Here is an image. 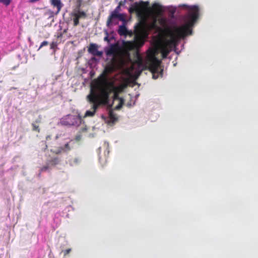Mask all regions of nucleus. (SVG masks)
<instances>
[{"instance_id":"obj_28","label":"nucleus","mask_w":258,"mask_h":258,"mask_svg":"<svg viewBox=\"0 0 258 258\" xmlns=\"http://www.w3.org/2000/svg\"><path fill=\"white\" fill-rule=\"evenodd\" d=\"M11 0H0V3L3 4L6 6H8L10 4Z\"/></svg>"},{"instance_id":"obj_20","label":"nucleus","mask_w":258,"mask_h":258,"mask_svg":"<svg viewBox=\"0 0 258 258\" xmlns=\"http://www.w3.org/2000/svg\"><path fill=\"white\" fill-rule=\"evenodd\" d=\"M118 33L120 36H126L128 34V31L125 25H122L119 27Z\"/></svg>"},{"instance_id":"obj_16","label":"nucleus","mask_w":258,"mask_h":258,"mask_svg":"<svg viewBox=\"0 0 258 258\" xmlns=\"http://www.w3.org/2000/svg\"><path fill=\"white\" fill-rule=\"evenodd\" d=\"M157 18L156 17H154L153 18V22L150 25V28L151 29L153 30H156L159 31H163L164 30L163 29L159 26L157 24Z\"/></svg>"},{"instance_id":"obj_17","label":"nucleus","mask_w":258,"mask_h":258,"mask_svg":"<svg viewBox=\"0 0 258 258\" xmlns=\"http://www.w3.org/2000/svg\"><path fill=\"white\" fill-rule=\"evenodd\" d=\"M170 51V49L168 46L163 43L161 46V52L163 58H166Z\"/></svg>"},{"instance_id":"obj_18","label":"nucleus","mask_w":258,"mask_h":258,"mask_svg":"<svg viewBox=\"0 0 258 258\" xmlns=\"http://www.w3.org/2000/svg\"><path fill=\"white\" fill-rule=\"evenodd\" d=\"M135 43L138 46H142L144 44V38L142 36L136 35L135 37Z\"/></svg>"},{"instance_id":"obj_30","label":"nucleus","mask_w":258,"mask_h":258,"mask_svg":"<svg viewBox=\"0 0 258 258\" xmlns=\"http://www.w3.org/2000/svg\"><path fill=\"white\" fill-rule=\"evenodd\" d=\"M48 44V42L47 41H43L40 44V46H39L38 50L41 49L42 47L44 46H47Z\"/></svg>"},{"instance_id":"obj_1","label":"nucleus","mask_w":258,"mask_h":258,"mask_svg":"<svg viewBox=\"0 0 258 258\" xmlns=\"http://www.w3.org/2000/svg\"><path fill=\"white\" fill-rule=\"evenodd\" d=\"M188 10L187 14V23L179 27H176L173 30H169L167 35L170 39L165 43L168 46L169 45L176 46L180 39H183L188 34H191L190 27H192L197 22L199 16V8L198 6L183 5Z\"/></svg>"},{"instance_id":"obj_9","label":"nucleus","mask_w":258,"mask_h":258,"mask_svg":"<svg viewBox=\"0 0 258 258\" xmlns=\"http://www.w3.org/2000/svg\"><path fill=\"white\" fill-rule=\"evenodd\" d=\"M73 141L71 140L69 142L65 143L63 146L58 147L51 146V152H52L56 154H60L62 152H66L70 151L72 148L71 146Z\"/></svg>"},{"instance_id":"obj_21","label":"nucleus","mask_w":258,"mask_h":258,"mask_svg":"<svg viewBox=\"0 0 258 258\" xmlns=\"http://www.w3.org/2000/svg\"><path fill=\"white\" fill-rule=\"evenodd\" d=\"M60 159L58 157L51 158L47 162L49 164L50 167L55 166L60 163Z\"/></svg>"},{"instance_id":"obj_36","label":"nucleus","mask_w":258,"mask_h":258,"mask_svg":"<svg viewBox=\"0 0 258 258\" xmlns=\"http://www.w3.org/2000/svg\"><path fill=\"white\" fill-rule=\"evenodd\" d=\"M41 172H41V171H40V172H39V174H38V177H40V176H41Z\"/></svg>"},{"instance_id":"obj_27","label":"nucleus","mask_w":258,"mask_h":258,"mask_svg":"<svg viewBox=\"0 0 258 258\" xmlns=\"http://www.w3.org/2000/svg\"><path fill=\"white\" fill-rule=\"evenodd\" d=\"M50 167H51L49 165V164H48V163L47 162L46 165L40 168V170L41 172H43L44 171L49 170L50 168Z\"/></svg>"},{"instance_id":"obj_4","label":"nucleus","mask_w":258,"mask_h":258,"mask_svg":"<svg viewBox=\"0 0 258 258\" xmlns=\"http://www.w3.org/2000/svg\"><path fill=\"white\" fill-rule=\"evenodd\" d=\"M87 98L90 104H92L91 110H87L85 116L92 117L96 113V110L100 105V102L98 100V94L91 90L90 94L87 96Z\"/></svg>"},{"instance_id":"obj_24","label":"nucleus","mask_w":258,"mask_h":258,"mask_svg":"<svg viewBox=\"0 0 258 258\" xmlns=\"http://www.w3.org/2000/svg\"><path fill=\"white\" fill-rule=\"evenodd\" d=\"M114 19H118L120 21H122V22L125 21V15L123 14L119 13L116 15H114V17H112V21Z\"/></svg>"},{"instance_id":"obj_5","label":"nucleus","mask_w":258,"mask_h":258,"mask_svg":"<svg viewBox=\"0 0 258 258\" xmlns=\"http://www.w3.org/2000/svg\"><path fill=\"white\" fill-rule=\"evenodd\" d=\"M82 122V118L79 115L69 114L60 119V123L66 126H78Z\"/></svg>"},{"instance_id":"obj_7","label":"nucleus","mask_w":258,"mask_h":258,"mask_svg":"<svg viewBox=\"0 0 258 258\" xmlns=\"http://www.w3.org/2000/svg\"><path fill=\"white\" fill-rule=\"evenodd\" d=\"M70 16L73 21V25L76 27L79 25L80 19H85L87 17V14L82 10H73Z\"/></svg>"},{"instance_id":"obj_39","label":"nucleus","mask_w":258,"mask_h":258,"mask_svg":"<svg viewBox=\"0 0 258 258\" xmlns=\"http://www.w3.org/2000/svg\"><path fill=\"white\" fill-rule=\"evenodd\" d=\"M57 138H58V137H57V136H56V137H55V140H57Z\"/></svg>"},{"instance_id":"obj_31","label":"nucleus","mask_w":258,"mask_h":258,"mask_svg":"<svg viewBox=\"0 0 258 258\" xmlns=\"http://www.w3.org/2000/svg\"><path fill=\"white\" fill-rule=\"evenodd\" d=\"M71 251H72V249L71 248H68V249L62 251V252L64 253V255L66 256L67 254H68Z\"/></svg>"},{"instance_id":"obj_2","label":"nucleus","mask_w":258,"mask_h":258,"mask_svg":"<svg viewBox=\"0 0 258 258\" xmlns=\"http://www.w3.org/2000/svg\"><path fill=\"white\" fill-rule=\"evenodd\" d=\"M137 58L139 66L148 69L152 73L153 79H156L159 76H162L163 70L160 69L161 61L156 57L154 51L152 50L147 54L145 61L140 55Z\"/></svg>"},{"instance_id":"obj_15","label":"nucleus","mask_w":258,"mask_h":258,"mask_svg":"<svg viewBox=\"0 0 258 258\" xmlns=\"http://www.w3.org/2000/svg\"><path fill=\"white\" fill-rule=\"evenodd\" d=\"M152 10L156 16L160 15L163 12L162 6L158 3H155L153 5Z\"/></svg>"},{"instance_id":"obj_13","label":"nucleus","mask_w":258,"mask_h":258,"mask_svg":"<svg viewBox=\"0 0 258 258\" xmlns=\"http://www.w3.org/2000/svg\"><path fill=\"white\" fill-rule=\"evenodd\" d=\"M120 11V3L117 6L115 9L113 11L110 15L108 16L107 18V20L106 22V26L108 27H109L112 24V17H114V15H117L119 14V11Z\"/></svg>"},{"instance_id":"obj_19","label":"nucleus","mask_w":258,"mask_h":258,"mask_svg":"<svg viewBox=\"0 0 258 258\" xmlns=\"http://www.w3.org/2000/svg\"><path fill=\"white\" fill-rule=\"evenodd\" d=\"M108 115L109 118V123L114 124L115 122L117 121L118 117L116 116V115L113 112L112 109L109 110Z\"/></svg>"},{"instance_id":"obj_3","label":"nucleus","mask_w":258,"mask_h":258,"mask_svg":"<svg viewBox=\"0 0 258 258\" xmlns=\"http://www.w3.org/2000/svg\"><path fill=\"white\" fill-rule=\"evenodd\" d=\"M98 88L100 91L98 95V100L102 103L107 104L109 101V95L112 92L114 85L109 82L105 77H101L99 78Z\"/></svg>"},{"instance_id":"obj_14","label":"nucleus","mask_w":258,"mask_h":258,"mask_svg":"<svg viewBox=\"0 0 258 258\" xmlns=\"http://www.w3.org/2000/svg\"><path fill=\"white\" fill-rule=\"evenodd\" d=\"M157 22L164 29V30L167 32L169 30H172L168 25L167 21L166 18L160 17L157 19Z\"/></svg>"},{"instance_id":"obj_32","label":"nucleus","mask_w":258,"mask_h":258,"mask_svg":"<svg viewBox=\"0 0 258 258\" xmlns=\"http://www.w3.org/2000/svg\"><path fill=\"white\" fill-rule=\"evenodd\" d=\"M104 40L108 42H109L110 41V39L109 38L107 32H106V36L104 38Z\"/></svg>"},{"instance_id":"obj_34","label":"nucleus","mask_w":258,"mask_h":258,"mask_svg":"<svg viewBox=\"0 0 258 258\" xmlns=\"http://www.w3.org/2000/svg\"><path fill=\"white\" fill-rule=\"evenodd\" d=\"M40 120H39V119H37V120H35V121L34 122H35V123H40Z\"/></svg>"},{"instance_id":"obj_29","label":"nucleus","mask_w":258,"mask_h":258,"mask_svg":"<svg viewBox=\"0 0 258 258\" xmlns=\"http://www.w3.org/2000/svg\"><path fill=\"white\" fill-rule=\"evenodd\" d=\"M57 44L56 42H54V41L52 42L50 44V49H54L57 47Z\"/></svg>"},{"instance_id":"obj_22","label":"nucleus","mask_w":258,"mask_h":258,"mask_svg":"<svg viewBox=\"0 0 258 258\" xmlns=\"http://www.w3.org/2000/svg\"><path fill=\"white\" fill-rule=\"evenodd\" d=\"M57 15L55 14V12H53L51 10H48L44 13V16L47 17V19L53 18L55 15Z\"/></svg>"},{"instance_id":"obj_40","label":"nucleus","mask_w":258,"mask_h":258,"mask_svg":"<svg viewBox=\"0 0 258 258\" xmlns=\"http://www.w3.org/2000/svg\"><path fill=\"white\" fill-rule=\"evenodd\" d=\"M129 1H131V2L133 1V0H129Z\"/></svg>"},{"instance_id":"obj_23","label":"nucleus","mask_w":258,"mask_h":258,"mask_svg":"<svg viewBox=\"0 0 258 258\" xmlns=\"http://www.w3.org/2000/svg\"><path fill=\"white\" fill-rule=\"evenodd\" d=\"M81 162V159L79 157L72 158L70 159L69 163L72 166L78 165Z\"/></svg>"},{"instance_id":"obj_37","label":"nucleus","mask_w":258,"mask_h":258,"mask_svg":"<svg viewBox=\"0 0 258 258\" xmlns=\"http://www.w3.org/2000/svg\"><path fill=\"white\" fill-rule=\"evenodd\" d=\"M62 36V34H60L59 35H58L57 37H60Z\"/></svg>"},{"instance_id":"obj_11","label":"nucleus","mask_w":258,"mask_h":258,"mask_svg":"<svg viewBox=\"0 0 258 258\" xmlns=\"http://www.w3.org/2000/svg\"><path fill=\"white\" fill-rule=\"evenodd\" d=\"M88 51L94 56L100 57L103 54V52L98 50V45L95 43H91L90 44Z\"/></svg>"},{"instance_id":"obj_38","label":"nucleus","mask_w":258,"mask_h":258,"mask_svg":"<svg viewBox=\"0 0 258 258\" xmlns=\"http://www.w3.org/2000/svg\"><path fill=\"white\" fill-rule=\"evenodd\" d=\"M67 32V30H66V29H65V30H63V33H65V32Z\"/></svg>"},{"instance_id":"obj_33","label":"nucleus","mask_w":258,"mask_h":258,"mask_svg":"<svg viewBox=\"0 0 258 258\" xmlns=\"http://www.w3.org/2000/svg\"><path fill=\"white\" fill-rule=\"evenodd\" d=\"M82 139V136L81 135H77L75 137V140L79 142Z\"/></svg>"},{"instance_id":"obj_6","label":"nucleus","mask_w":258,"mask_h":258,"mask_svg":"<svg viewBox=\"0 0 258 258\" xmlns=\"http://www.w3.org/2000/svg\"><path fill=\"white\" fill-rule=\"evenodd\" d=\"M120 51V47L117 44H111L108 50L106 51V53L108 56L113 55L115 56ZM112 63L110 66H107L105 68V70L108 72L113 71L115 69V61L116 59L113 57L112 59Z\"/></svg>"},{"instance_id":"obj_26","label":"nucleus","mask_w":258,"mask_h":258,"mask_svg":"<svg viewBox=\"0 0 258 258\" xmlns=\"http://www.w3.org/2000/svg\"><path fill=\"white\" fill-rule=\"evenodd\" d=\"M31 125L32 126V130L33 131L37 132V133H40V130L38 125H36L35 122H32Z\"/></svg>"},{"instance_id":"obj_12","label":"nucleus","mask_w":258,"mask_h":258,"mask_svg":"<svg viewBox=\"0 0 258 258\" xmlns=\"http://www.w3.org/2000/svg\"><path fill=\"white\" fill-rule=\"evenodd\" d=\"M50 4L53 8H56L55 14H58L63 7L61 0H50Z\"/></svg>"},{"instance_id":"obj_10","label":"nucleus","mask_w":258,"mask_h":258,"mask_svg":"<svg viewBox=\"0 0 258 258\" xmlns=\"http://www.w3.org/2000/svg\"><path fill=\"white\" fill-rule=\"evenodd\" d=\"M121 91V89L120 88H117L114 86V88L112 91L113 92V101L116 100H118L119 101L118 104L114 107V110H118L120 109L124 104V99L119 96V94Z\"/></svg>"},{"instance_id":"obj_35","label":"nucleus","mask_w":258,"mask_h":258,"mask_svg":"<svg viewBox=\"0 0 258 258\" xmlns=\"http://www.w3.org/2000/svg\"><path fill=\"white\" fill-rule=\"evenodd\" d=\"M50 139V136H47L46 137V140L48 141L49 139Z\"/></svg>"},{"instance_id":"obj_8","label":"nucleus","mask_w":258,"mask_h":258,"mask_svg":"<svg viewBox=\"0 0 258 258\" xmlns=\"http://www.w3.org/2000/svg\"><path fill=\"white\" fill-rule=\"evenodd\" d=\"M149 5L148 2L140 1L139 2H135L129 9V12L132 13L134 12H136L139 14L142 13L144 10L148 7Z\"/></svg>"},{"instance_id":"obj_25","label":"nucleus","mask_w":258,"mask_h":258,"mask_svg":"<svg viewBox=\"0 0 258 258\" xmlns=\"http://www.w3.org/2000/svg\"><path fill=\"white\" fill-rule=\"evenodd\" d=\"M82 4V0H77L76 7L73 10H81V7Z\"/></svg>"}]
</instances>
